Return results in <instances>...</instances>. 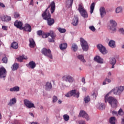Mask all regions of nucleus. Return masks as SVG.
Returning <instances> with one entry per match:
<instances>
[{
  "instance_id": "nucleus-1",
  "label": "nucleus",
  "mask_w": 124,
  "mask_h": 124,
  "mask_svg": "<svg viewBox=\"0 0 124 124\" xmlns=\"http://www.w3.org/2000/svg\"><path fill=\"white\" fill-rule=\"evenodd\" d=\"M42 17H43L44 20L46 21L48 26L51 27V26H53V25L55 24V20L53 18H51V14H46V12H44L42 14Z\"/></svg>"
},
{
  "instance_id": "nucleus-2",
  "label": "nucleus",
  "mask_w": 124,
  "mask_h": 124,
  "mask_svg": "<svg viewBox=\"0 0 124 124\" xmlns=\"http://www.w3.org/2000/svg\"><path fill=\"white\" fill-rule=\"evenodd\" d=\"M109 94H107L105 98V102H108L109 104L111 105L112 108H116L117 107V104H118V101L116 98L112 96H109Z\"/></svg>"
},
{
  "instance_id": "nucleus-3",
  "label": "nucleus",
  "mask_w": 124,
  "mask_h": 124,
  "mask_svg": "<svg viewBox=\"0 0 124 124\" xmlns=\"http://www.w3.org/2000/svg\"><path fill=\"white\" fill-rule=\"evenodd\" d=\"M108 29L111 33L115 32L117 31V22L115 20L111 19L109 21V24L108 26Z\"/></svg>"
},
{
  "instance_id": "nucleus-4",
  "label": "nucleus",
  "mask_w": 124,
  "mask_h": 124,
  "mask_svg": "<svg viewBox=\"0 0 124 124\" xmlns=\"http://www.w3.org/2000/svg\"><path fill=\"white\" fill-rule=\"evenodd\" d=\"M66 97H70V96H74V97H77V98H79L80 96V93L79 92H77L76 90H71L69 92L65 94Z\"/></svg>"
},
{
  "instance_id": "nucleus-5",
  "label": "nucleus",
  "mask_w": 124,
  "mask_h": 124,
  "mask_svg": "<svg viewBox=\"0 0 124 124\" xmlns=\"http://www.w3.org/2000/svg\"><path fill=\"white\" fill-rule=\"evenodd\" d=\"M43 55L49 58V59H53V55L50 49H47L46 48H43L41 50Z\"/></svg>"
},
{
  "instance_id": "nucleus-6",
  "label": "nucleus",
  "mask_w": 124,
  "mask_h": 124,
  "mask_svg": "<svg viewBox=\"0 0 124 124\" xmlns=\"http://www.w3.org/2000/svg\"><path fill=\"white\" fill-rule=\"evenodd\" d=\"M124 86H119L118 87H116L115 89H113L111 90V92L113 93L114 94H115L116 95H120L122 93L124 92Z\"/></svg>"
},
{
  "instance_id": "nucleus-7",
  "label": "nucleus",
  "mask_w": 124,
  "mask_h": 124,
  "mask_svg": "<svg viewBox=\"0 0 124 124\" xmlns=\"http://www.w3.org/2000/svg\"><path fill=\"white\" fill-rule=\"evenodd\" d=\"M80 42L82 49L83 51H87V50H89V45H88V43L86 40H85V39H84V38H80Z\"/></svg>"
},
{
  "instance_id": "nucleus-8",
  "label": "nucleus",
  "mask_w": 124,
  "mask_h": 124,
  "mask_svg": "<svg viewBox=\"0 0 124 124\" xmlns=\"http://www.w3.org/2000/svg\"><path fill=\"white\" fill-rule=\"evenodd\" d=\"M78 9L83 18H88V13H87L86 10L84 9V7H83L82 4H79L78 5Z\"/></svg>"
},
{
  "instance_id": "nucleus-9",
  "label": "nucleus",
  "mask_w": 124,
  "mask_h": 124,
  "mask_svg": "<svg viewBox=\"0 0 124 124\" xmlns=\"http://www.w3.org/2000/svg\"><path fill=\"white\" fill-rule=\"evenodd\" d=\"M51 7L50 8V12L52 14L55 12V9L56 8V5L55 4V1H52L50 3V4L48 6V7L46 9V10L45 11L46 14H47V13H50L49 11H48V9Z\"/></svg>"
},
{
  "instance_id": "nucleus-10",
  "label": "nucleus",
  "mask_w": 124,
  "mask_h": 124,
  "mask_svg": "<svg viewBox=\"0 0 124 124\" xmlns=\"http://www.w3.org/2000/svg\"><path fill=\"white\" fill-rule=\"evenodd\" d=\"M7 75V71H6V69L3 67H0V79L5 80Z\"/></svg>"
},
{
  "instance_id": "nucleus-11",
  "label": "nucleus",
  "mask_w": 124,
  "mask_h": 124,
  "mask_svg": "<svg viewBox=\"0 0 124 124\" xmlns=\"http://www.w3.org/2000/svg\"><path fill=\"white\" fill-rule=\"evenodd\" d=\"M24 104L27 108H29V109H31V108H35L34 104L31 102V101H30L28 99H25L24 100Z\"/></svg>"
},
{
  "instance_id": "nucleus-12",
  "label": "nucleus",
  "mask_w": 124,
  "mask_h": 124,
  "mask_svg": "<svg viewBox=\"0 0 124 124\" xmlns=\"http://www.w3.org/2000/svg\"><path fill=\"white\" fill-rule=\"evenodd\" d=\"M62 80L64 82H67L70 84H72L74 81V78L71 76H64L62 77Z\"/></svg>"
},
{
  "instance_id": "nucleus-13",
  "label": "nucleus",
  "mask_w": 124,
  "mask_h": 124,
  "mask_svg": "<svg viewBox=\"0 0 124 124\" xmlns=\"http://www.w3.org/2000/svg\"><path fill=\"white\" fill-rule=\"evenodd\" d=\"M97 47L98 48V50H99L100 52L102 54H103V55H105L106 54H107V51L106 50V48L104 46H103L101 44H99L97 45Z\"/></svg>"
},
{
  "instance_id": "nucleus-14",
  "label": "nucleus",
  "mask_w": 124,
  "mask_h": 124,
  "mask_svg": "<svg viewBox=\"0 0 124 124\" xmlns=\"http://www.w3.org/2000/svg\"><path fill=\"white\" fill-rule=\"evenodd\" d=\"M79 117H82V118H85L87 121H89L90 120V118H89V115H88V114L86 113V111L84 110H81L79 114Z\"/></svg>"
},
{
  "instance_id": "nucleus-15",
  "label": "nucleus",
  "mask_w": 124,
  "mask_h": 124,
  "mask_svg": "<svg viewBox=\"0 0 124 124\" xmlns=\"http://www.w3.org/2000/svg\"><path fill=\"white\" fill-rule=\"evenodd\" d=\"M14 25L17 29L24 30V27H23V23L22 22L16 20L15 21Z\"/></svg>"
},
{
  "instance_id": "nucleus-16",
  "label": "nucleus",
  "mask_w": 124,
  "mask_h": 124,
  "mask_svg": "<svg viewBox=\"0 0 124 124\" xmlns=\"http://www.w3.org/2000/svg\"><path fill=\"white\" fill-rule=\"evenodd\" d=\"M52 83L50 82H47L45 85V90L47 92H50L52 89Z\"/></svg>"
},
{
  "instance_id": "nucleus-17",
  "label": "nucleus",
  "mask_w": 124,
  "mask_h": 124,
  "mask_svg": "<svg viewBox=\"0 0 124 124\" xmlns=\"http://www.w3.org/2000/svg\"><path fill=\"white\" fill-rule=\"evenodd\" d=\"M2 22H9V21H11V17L8 16H3L1 18Z\"/></svg>"
},
{
  "instance_id": "nucleus-18",
  "label": "nucleus",
  "mask_w": 124,
  "mask_h": 124,
  "mask_svg": "<svg viewBox=\"0 0 124 124\" xmlns=\"http://www.w3.org/2000/svg\"><path fill=\"white\" fill-rule=\"evenodd\" d=\"M25 31H28L29 32H31V26L29 24H25L24 27H23V29Z\"/></svg>"
},
{
  "instance_id": "nucleus-19",
  "label": "nucleus",
  "mask_w": 124,
  "mask_h": 124,
  "mask_svg": "<svg viewBox=\"0 0 124 124\" xmlns=\"http://www.w3.org/2000/svg\"><path fill=\"white\" fill-rule=\"evenodd\" d=\"M94 62H96L98 63H103V59L99 56H96L94 58Z\"/></svg>"
},
{
  "instance_id": "nucleus-20",
  "label": "nucleus",
  "mask_w": 124,
  "mask_h": 124,
  "mask_svg": "<svg viewBox=\"0 0 124 124\" xmlns=\"http://www.w3.org/2000/svg\"><path fill=\"white\" fill-rule=\"evenodd\" d=\"M117 63V60H116V58H111L109 61V63L110 64H111V68H115V64Z\"/></svg>"
},
{
  "instance_id": "nucleus-21",
  "label": "nucleus",
  "mask_w": 124,
  "mask_h": 124,
  "mask_svg": "<svg viewBox=\"0 0 124 124\" xmlns=\"http://www.w3.org/2000/svg\"><path fill=\"white\" fill-rule=\"evenodd\" d=\"M78 22H79V18H78V16H75L74 18L73 19L72 24H73V25L76 27V26H77V25H78Z\"/></svg>"
},
{
  "instance_id": "nucleus-22",
  "label": "nucleus",
  "mask_w": 124,
  "mask_h": 124,
  "mask_svg": "<svg viewBox=\"0 0 124 124\" xmlns=\"http://www.w3.org/2000/svg\"><path fill=\"white\" fill-rule=\"evenodd\" d=\"M27 59H28L27 58V56H25L24 55H22V56H19L17 58H16V60L17 62H22L23 60H27Z\"/></svg>"
},
{
  "instance_id": "nucleus-23",
  "label": "nucleus",
  "mask_w": 124,
  "mask_h": 124,
  "mask_svg": "<svg viewBox=\"0 0 124 124\" xmlns=\"http://www.w3.org/2000/svg\"><path fill=\"white\" fill-rule=\"evenodd\" d=\"M17 102V100L16 98H13L12 99L10 100L9 102L8 103V105L9 106H13L14 104H15Z\"/></svg>"
},
{
  "instance_id": "nucleus-24",
  "label": "nucleus",
  "mask_w": 124,
  "mask_h": 124,
  "mask_svg": "<svg viewBox=\"0 0 124 124\" xmlns=\"http://www.w3.org/2000/svg\"><path fill=\"white\" fill-rule=\"evenodd\" d=\"M100 14L102 18L104 17V15L106 14V12L105 11V8L103 7H102L100 8Z\"/></svg>"
},
{
  "instance_id": "nucleus-25",
  "label": "nucleus",
  "mask_w": 124,
  "mask_h": 124,
  "mask_svg": "<svg viewBox=\"0 0 124 124\" xmlns=\"http://www.w3.org/2000/svg\"><path fill=\"white\" fill-rule=\"evenodd\" d=\"M29 42H30V47L31 48H34L35 46V42L34 40L32 38L29 39Z\"/></svg>"
},
{
  "instance_id": "nucleus-26",
  "label": "nucleus",
  "mask_w": 124,
  "mask_h": 124,
  "mask_svg": "<svg viewBox=\"0 0 124 124\" xmlns=\"http://www.w3.org/2000/svg\"><path fill=\"white\" fill-rule=\"evenodd\" d=\"M60 50L63 51V50H65L66 48H67V44L66 43H62L59 46Z\"/></svg>"
},
{
  "instance_id": "nucleus-27",
  "label": "nucleus",
  "mask_w": 124,
  "mask_h": 124,
  "mask_svg": "<svg viewBox=\"0 0 124 124\" xmlns=\"http://www.w3.org/2000/svg\"><path fill=\"white\" fill-rule=\"evenodd\" d=\"M108 46L111 48H115L116 47V42L113 40H111L108 43Z\"/></svg>"
},
{
  "instance_id": "nucleus-28",
  "label": "nucleus",
  "mask_w": 124,
  "mask_h": 124,
  "mask_svg": "<svg viewBox=\"0 0 124 124\" xmlns=\"http://www.w3.org/2000/svg\"><path fill=\"white\" fill-rule=\"evenodd\" d=\"M20 87L19 86H15L10 89V92H19Z\"/></svg>"
},
{
  "instance_id": "nucleus-29",
  "label": "nucleus",
  "mask_w": 124,
  "mask_h": 124,
  "mask_svg": "<svg viewBox=\"0 0 124 124\" xmlns=\"http://www.w3.org/2000/svg\"><path fill=\"white\" fill-rule=\"evenodd\" d=\"M11 47H12V48H13V49H18V47H19V46H18V43L16 42H13V43H12L11 44Z\"/></svg>"
},
{
  "instance_id": "nucleus-30",
  "label": "nucleus",
  "mask_w": 124,
  "mask_h": 124,
  "mask_svg": "<svg viewBox=\"0 0 124 124\" xmlns=\"http://www.w3.org/2000/svg\"><path fill=\"white\" fill-rule=\"evenodd\" d=\"M18 68H19V64L16 63L13 65L12 70H13V71H15V70H17Z\"/></svg>"
},
{
  "instance_id": "nucleus-31",
  "label": "nucleus",
  "mask_w": 124,
  "mask_h": 124,
  "mask_svg": "<svg viewBox=\"0 0 124 124\" xmlns=\"http://www.w3.org/2000/svg\"><path fill=\"white\" fill-rule=\"evenodd\" d=\"M78 60H79V61H80V62H83V63H85V62H86V60L84 59V56L82 55H79L78 56Z\"/></svg>"
},
{
  "instance_id": "nucleus-32",
  "label": "nucleus",
  "mask_w": 124,
  "mask_h": 124,
  "mask_svg": "<svg viewBox=\"0 0 124 124\" xmlns=\"http://www.w3.org/2000/svg\"><path fill=\"white\" fill-rule=\"evenodd\" d=\"M29 66H30L31 68L32 69H33L35 66H36V64H35V62L33 61H31L29 63Z\"/></svg>"
},
{
  "instance_id": "nucleus-33",
  "label": "nucleus",
  "mask_w": 124,
  "mask_h": 124,
  "mask_svg": "<svg viewBox=\"0 0 124 124\" xmlns=\"http://www.w3.org/2000/svg\"><path fill=\"white\" fill-rule=\"evenodd\" d=\"M116 117H111L109 118V123L110 124H116Z\"/></svg>"
},
{
  "instance_id": "nucleus-34",
  "label": "nucleus",
  "mask_w": 124,
  "mask_h": 124,
  "mask_svg": "<svg viewBox=\"0 0 124 124\" xmlns=\"http://www.w3.org/2000/svg\"><path fill=\"white\" fill-rule=\"evenodd\" d=\"M94 6H95V3L93 2L90 6V14H93V10H94Z\"/></svg>"
},
{
  "instance_id": "nucleus-35",
  "label": "nucleus",
  "mask_w": 124,
  "mask_h": 124,
  "mask_svg": "<svg viewBox=\"0 0 124 124\" xmlns=\"http://www.w3.org/2000/svg\"><path fill=\"white\" fill-rule=\"evenodd\" d=\"M71 48L73 50L74 52H76L77 50H78V46L76 44H73L72 45Z\"/></svg>"
},
{
  "instance_id": "nucleus-36",
  "label": "nucleus",
  "mask_w": 124,
  "mask_h": 124,
  "mask_svg": "<svg viewBox=\"0 0 124 124\" xmlns=\"http://www.w3.org/2000/svg\"><path fill=\"white\" fill-rule=\"evenodd\" d=\"M49 36H51V38H53V39H55L56 38V34H55V32H54V31H49Z\"/></svg>"
},
{
  "instance_id": "nucleus-37",
  "label": "nucleus",
  "mask_w": 124,
  "mask_h": 124,
  "mask_svg": "<svg viewBox=\"0 0 124 124\" xmlns=\"http://www.w3.org/2000/svg\"><path fill=\"white\" fill-rule=\"evenodd\" d=\"M123 12V7H118L116 9V13H122Z\"/></svg>"
},
{
  "instance_id": "nucleus-38",
  "label": "nucleus",
  "mask_w": 124,
  "mask_h": 124,
  "mask_svg": "<svg viewBox=\"0 0 124 124\" xmlns=\"http://www.w3.org/2000/svg\"><path fill=\"white\" fill-rule=\"evenodd\" d=\"M74 0H67L66 1V4L67 5H70V6H72V4H73V1Z\"/></svg>"
},
{
  "instance_id": "nucleus-39",
  "label": "nucleus",
  "mask_w": 124,
  "mask_h": 124,
  "mask_svg": "<svg viewBox=\"0 0 124 124\" xmlns=\"http://www.w3.org/2000/svg\"><path fill=\"white\" fill-rule=\"evenodd\" d=\"M1 62L2 63H7L8 62V59H7V57H6V56L3 57L1 59Z\"/></svg>"
},
{
  "instance_id": "nucleus-40",
  "label": "nucleus",
  "mask_w": 124,
  "mask_h": 124,
  "mask_svg": "<svg viewBox=\"0 0 124 124\" xmlns=\"http://www.w3.org/2000/svg\"><path fill=\"white\" fill-rule=\"evenodd\" d=\"M63 118L65 122H68V121H69V115L67 114H64L63 116Z\"/></svg>"
},
{
  "instance_id": "nucleus-41",
  "label": "nucleus",
  "mask_w": 124,
  "mask_h": 124,
  "mask_svg": "<svg viewBox=\"0 0 124 124\" xmlns=\"http://www.w3.org/2000/svg\"><path fill=\"white\" fill-rule=\"evenodd\" d=\"M90 101H91V99L90 98V96H87L84 98V102L85 103H88V102H90Z\"/></svg>"
},
{
  "instance_id": "nucleus-42",
  "label": "nucleus",
  "mask_w": 124,
  "mask_h": 124,
  "mask_svg": "<svg viewBox=\"0 0 124 124\" xmlns=\"http://www.w3.org/2000/svg\"><path fill=\"white\" fill-rule=\"evenodd\" d=\"M99 110H103L104 109H105V105L104 104H100L99 106Z\"/></svg>"
},
{
  "instance_id": "nucleus-43",
  "label": "nucleus",
  "mask_w": 124,
  "mask_h": 124,
  "mask_svg": "<svg viewBox=\"0 0 124 124\" xmlns=\"http://www.w3.org/2000/svg\"><path fill=\"white\" fill-rule=\"evenodd\" d=\"M118 114L119 116H124V112L123 109L120 108L118 112Z\"/></svg>"
},
{
  "instance_id": "nucleus-44",
  "label": "nucleus",
  "mask_w": 124,
  "mask_h": 124,
  "mask_svg": "<svg viewBox=\"0 0 124 124\" xmlns=\"http://www.w3.org/2000/svg\"><path fill=\"white\" fill-rule=\"evenodd\" d=\"M58 31H60L61 33H63L66 31V30L65 29L62 28H59Z\"/></svg>"
},
{
  "instance_id": "nucleus-45",
  "label": "nucleus",
  "mask_w": 124,
  "mask_h": 124,
  "mask_svg": "<svg viewBox=\"0 0 124 124\" xmlns=\"http://www.w3.org/2000/svg\"><path fill=\"white\" fill-rule=\"evenodd\" d=\"M119 32H120V34H122V35H124V28H120L118 30Z\"/></svg>"
},
{
  "instance_id": "nucleus-46",
  "label": "nucleus",
  "mask_w": 124,
  "mask_h": 124,
  "mask_svg": "<svg viewBox=\"0 0 124 124\" xmlns=\"http://www.w3.org/2000/svg\"><path fill=\"white\" fill-rule=\"evenodd\" d=\"M56 101H58V97L57 96H54L52 97V102L53 103H55Z\"/></svg>"
},
{
  "instance_id": "nucleus-47",
  "label": "nucleus",
  "mask_w": 124,
  "mask_h": 124,
  "mask_svg": "<svg viewBox=\"0 0 124 124\" xmlns=\"http://www.w3.org/2000/svg\"><path fill=\"white\" fill-rule=\"evenodd\" d=\"M43 32H44L43 31H42V30H39L37 31V35H39V36H40L42 35Z\"/></svg>"
},
{
  "instance_id": "nucleus-48",
  "label": "nucleus",
  "mask_w": 124,
  "mask_h": 124,
  "mask_svg": "<svg viewBox=\"0 0 124 124\" xmlns=\"http://www.w3.org/2000/svg\"><path fill=\"white\" fill-rule=\"evenodd\" d=\"M14 17L15 18H19L20 17V14H19L17 12H15L14 15Z\"/></svg>"
},
{
  "instance_id": "nucleus-49",
  "label": "nucleus",
  "mask_w": 124,
  "mask_h": 124,
  "mask_svg": "<svg viewBox=\"0 0 124 124\" xmlns=\"http://www.w3.org/2000/svg\"><path fill=\"white\" fill-rule=\"evenodd\" d=\"M89 29L92 31H95V28H94V26H93L89 27Z\"/></svg>"
},
{
  "instance_id": "nucleus-50",
  "label": "nucleus",
  "mask_w": 124,
  "mask_h": 124,
  "mask_svg": "<svg viewBox=\"0 0 124 124\" xmlns=\"http://www.w3.org/2000/svg\"><path fill=\"white\" fill-rule=\"evenodd\" d=\"M2 29L3 30V31H7L8 30V27L6 26H2Z\"/></svg>"
},
{
  "instance_id": "nucleus-51",
  "label": "nucleus",
  "mask_w": 124,
  "mask_h": 124,
  "mask_svg": "<svg viewBox=\"0 0 124 124\" xmlns=\"http://www.w3.org/2000/svg\"><path fill=\"white\" fill-rule=\"evenodd\" d=\"M0 7H2V8H4V7H5V5L3 3L0 2Z\"/></svg>"
},
{
  "instance_id": "nucleus-52",
  "label": "nucleus",
  "mask_w": 124,
  "mask_h": 124,
  "mask_svg": "<svg viewBox=\"0 0 124 124\" xmlns=\"http://www.w3.org/2000/svg\"><path fill=\"white\" fill-rule=\"evenodd\" d=\"M81 82H82V83H83V84H86V80L85 79V78H82Z\"/></svg>"
},
{
  "instance_id": "nucleus-53",
  "label": "nucleus",
  "mask_w": 124,
  "mask_h": 124,
  "mask_svg": "<svg viewBox=\"0 0 124 124\" xmlns=\"http://www.w3.org/2000/svg\"><path fill=\"white\" fill-rule=\"evenodd\" d=\"M105 80L106 82H108V83H111V79L109 78H106Z\"/></svg>"
},
{
  "instance_id": "nucleus-54",
  "label": "nucleus",
  "mask_w": 124,
  "mask_h": 124,
  "mask_svg": "<svg viewBox=\"0 0 124 124\" xmlns=\"http://www.w3.org/2000/svg\"><path fill=\"white\" fill-rule=\"evenodd\" d=\"M54 39H53V38H52V39H49V40H48V41H49V42H52V43H53V42H55V40H54Z\"/></svg>"
},
{
  "instance_id": "nucleus-55",
  "label": "nucleus",
  "mask_w": 124,
  "mask_h": 124,
  "mask_svg": "<svg viewBox=\"0 0 124 124\" xmlns=\"http://www.w3.org/2000/svg\"><path fill=\"white\" fill-rule=\"evenodd\" d=\"M45 34H46V33L44 32L42 34V36L43 38H46V35Z\"/></svg>"
},
{
  "instance_id": "nucleus-56",
  "label": "nucleus",
  "mask_w": 124,
  "mask_h": 124,
  "mask_svg": "<svg viewBox=\"0 0 124 124\" xmlns=\"http://www.w3.org/2000/svg\"><path fill=\"white\" fill-rule=\"evenodd\" d=\"M46 38H47L48 36H50V32L48 33H46Z\"/></svg>"
},
{
  "instance_id": "nucleus-57",
  "label": "nucleus",
  "mask_w": 124,
  "mask_h": 124,
  "mask_svg": "<svg viewBox=\"0 0 124 124\" xmlns=\"http://www.w3.org/2000/svg\"><path fill=\"white\" fill-rule=\"evenodd\" d=\"M62 100H59L58 101V104H62Z\"/></svg>"
},
{
  "instance_id": "nucleus-58",
  "label": "nucleus",
  "mask_w": 124,
  "mask_h": 124,
  "mask_svg": "<svg viewBox=\"0 0 124 124\" xmlns=\"http://www.w3.org/2000/svg\"><path fill=\"white\" fill-rule=\"evenodd\" d=\"M30 4L31 5H33V0H31Z\"/></svg>"
},
{
  "instance_id": "nucleus-59",
  "label": "nucleus",
  "mask_w": 124,
  "mask_h": 124,
  "mask_svg": "<svg viewBox=\"0 0 124 124\" xmlns=\"http://www.w3.org/2000/svg\"><path fill=\"white\" fill-rule=\"evenodd\" d=\"M112 114H113V115H117V114H118V113H117L116 111H112Z\"/></svg>"
},
{
  "instance_id": "nucleus-60",
  "label": "nucleus",
  "mask_w": 124,
  "mask_h": 124,
  "mask_svg": "<svg viewBox=\"0 0 124 124\" xmlns=\"http://www.w3.org/2000/svg\"><path fill=\"white\" fill-rule=\"evenodd\" d=\"M79 124H86L85 121H82L81 122L79 123Z\"/></svg>"
},
{
  "instance_id": "nucleus-61",
  "label": "nucleus",
  "mask_w": 124,
  "mask_h": 124,
  "mask_svg": "<svg viewBox=\"0 0 124 124\" xmlns=\"http://www.w3.org/2000/svg\"><path fill=\"white\" fill-rule=\"evenodd\" d=\"M82 91H83V92H86V91H87V89H86V88L83 87V88H82Z\"/></svg>"
},
{
  "instance_id": "nucleus-62",
  "label": "nucleus",
  "mask_w": 124,
  "mask_h": 124,
  "mask_svg": "<svg viewBox=\"0 0 124 124\" xmlns=\"http://www.w3.org/2000/svg\"><path fill=\"white\" fill-rule=\"evenodd\" d=\"M121 124H124V119L123 118L121 121Z\"/></svg>"
},
{
  "instance_id": "nucleus-63",
  "label": "nucleus",
  "mask_w": 124,
  "mask_h": 124,
  "mask_svg": "<svg viewBox=\"0 0 124 124\" xmlns=\"http://www.w3.org/2000/svg\"><path fill=\"white\" fill-rule=\"evenodd\" d=\"M31 124H38L37 122H33L31 123Z\"/></svg>"
},
{
  "instance_id": "nucleus-64",
  "label": "nucleus",
  "mask_w": 124,
  "mask_h": 124,
  "mask_svg": "<svg viewBox=\"0 0 124 124\" xmlns=\"http://www.w3.org/2000/svg\"><path fill=\"white\" fill-rule=\"evenodd\" d=\"M103 85H106V81H105V79L103 82Z\"/></svg>"
}]
</instances>
